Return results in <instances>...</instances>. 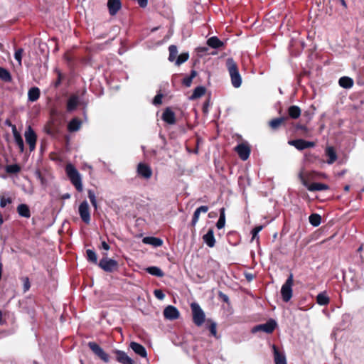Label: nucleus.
Wrapping results in <instances>:
<instances>
[{"label": "nucleus", "instance_id": "f257e3e1", "mask_svg": "<svg viewBox=\"0 0 364 364\" xmlns=\"http://www.w3.org/2000/svg\"><path fill=\"white\" fill-rule=\"evenodd\" d=\"M226 67L231 78V83L235 88H238L242 84V77L239 72L237 63L232 58L226 60Z\"/></svg>", "mask_w": 364, "mask_h": 364}, {"label": "nucleus", "instance_id": "f03ea898", "mask_svg": "<svg viewBox=\"0 0 364 364\" xmlns=\"http://www.w3.org/2000/svg\"><path fill=\"white\" fill-rule=\"evenodd\" d=\"M65 171L71 183L75 187L77 191L82 192L83 187L82 178L77 168L71 164H68L65 167Z\"/></svg>", "mask_w": 364, "mask_h": 364}, {"label": "nucleus", "instance_id": "7ed1b4c3", "mask_svg": "<svg viewBox=\"0 0 364 364\" xmlns=\"http://www.w3.org/2000/svg\"><path fill=\"white\" fill-rule=\"evenodd\" d=\"M293 274L291 273L281 288V294L284 301L288 302L292 297Z\"/></svg>", "mask_w": 364, "mask_h": 364}, {"label": "nucleus", "instance_id": "20e7f679", "mask_svg": "<svg viewBox=\"0 0 364 364\" xmlns=\"http://www.w3.org/2000/svg\"><path fill=\"white\" fill-rule=\"evenodd\" d=\"M191 308L192 310L193 321L194 323L198 326H200L204 323L205 317L203 309L197 303H192Z\"/></svg>", "mask_w": 364, "mask_h": 364}, {"label": "nucleus", "instance_id": "39448f33", "mask_svg": "<svg viewBox=\"0 0 364 364\" xmlns=\"http://www.w3.org/2000/svg\"><path fill=\"white\" fill-rule=\"evenodd\" d=\"M99 267L105 272H112L118 267V263L116 260L107 257V254H105V257L100 259Z\"/></svg>", "mask_w": 364, "mask_h": 364}, {"label": "nucleus", "instance_id": "423d86ee", "mask_svg": "<svg viewBox=\"0 0 364 364\" xmlns=\"http://www.w3.org/2000/svg\"><path fill=\"white\" fill-rule=\"evenodd\" d=\"M299 178L301 179L302 184L311 192L326 191L329 189V186L324 183H309L308 179L304 177L301 173L299 174Z\"/></svg>", "mask_w": 364, "mask_h": 364}, {"label": "nucleus", "instance_id": "0eeeda50", "mask_svg": "<svg viewBox=\"0 0 364 364\" xmlns=\"http://www.w3.org/2000/svg\"><path fill=\"white\" fill-rule=\"evenodd\" d=\"M277 326V323L273 319H269L268 321H267L265 323L259 324L257 326H255L252 329V333H256L258 331H264L267 333H271L274 331Z\"/></svg>", "mask_w": 364, "mask_h": 364}, {"label": "nucleus", "instance_id": "6e6552de", "mask_svg": "<svg viewBox=\"0 0 364 364\" xmlns=\"http://www.w3.org/2000/svg\"><path fill=\"white\" fill-rule=\"evenodd\" d=\"M79 215L82 220L86 223L89 224L90 223V207L87 200L82 201L78 208Z\"/></svg>", "mask_w": 364, "mask_h": 364}, {"label": "nucleus", "instance_id": "1a4fd4ad", "mask_svg": "<svg viewBox=\"0 0 364 364\" xmlns=\"http://www.w3.org/2000/svg\"><path fill=\"white\" fill-rule=\"evenodd\" d=\"M88 346L104 362L108 363L109 361V355L98 344L95 342H89Z\"/></svg>", "mask_w": 364, "mask_h": 364}, {"label": "nucleus", "instance_id": "9d476101", "mask_svg": "<svg viewBox=\"0 0 364 364\" xmlns=\"http://www.w3.org/2000/svg\"><path fill=\"white\" fill-rule=\"evenodd\" d=\"M24 135L26 141L29 146L30 151H33L36 148L37 136L31 126H28V127L25 132Z\"/></svg>", "mask_w": 364, "mask_h": 364}, {"label": "nucleus", "instance_id": "9b49d317", "mask_svg": "<svg viewBox=\"0 0 364 364\" xmlns=\"http://www.w3.org/2000/svg\"><path fill=\"white\" fill-rule=\"evenodd\" d=\"M137 173L144 179H149L152 176V169L146 164L139 163L137 166Z\"/></svg>", "mask_w": 364, "mask_h": 364}, {"label": "nucleus", "instance_id": "f8f14e48", "mask_svg": "<svg viewBox=\"0 0 364 364\" xmlns=\"http://www.w3.org/2000/svg\"><path fill=\"white\" fill-rule=\"evenodd\" d=\"M289 144L294 146L298 150H304L305 149L311 148L315 146L313 141H306L304 139H296L289 141Z\"/></svg>", "mask_w": 364, "mask_h": 364}, {"label": "nucleus", "instance_id": "ddd939ff", "mask_svg": "<svg viewBox=\"0 0 364 364\" xmlns=\"http://www.w3.org/2000/svg\"><path fill=\"white\" fill-rule=\"evenodd\" d=\"M164 316L166 319L173 321L179 318L180 313L176 307L168 305L164 310Z\"/></svg>", "mask_w": 364, "mask_h": 364}, {"label": "nucleus", "instance_id": "4468645a", "mask_svg": "<svg viewBox=\"0 0 364 364\" xmlns=\"http://www.w3.org/2000/svg\"><path fill=\"white\" fill-rule=\"evenodd\" d=\"M235 150L243 161L247 160L250 156V149L247 144H240L235 146Z\"/></svg>", "mask_w": 364, "mask_h": 364}, {"label": "nucleus", "instance_id": "2eb2a0df", "mask_svg": "<svg viewBox=\"0 0 364 364\" xmlns=\"http://www.w3.org/2000/svg\"><path fill=\"white\" fill-rule=\"evenodd\" d=\"M107 7L109 13L111 16H114L122 8V3L120 0H108Z\"/></svg>", "mask_w": 364, "mask_h": 364}, {"label": "nucleus", "instance_id": "dca6fc26", "mask_svg": "<svg viewBox=\"0 0 364 364\" xmlns=\"http://www.w3.org/2000/svg\"><path fill=\"white\" fill-rule=\"evenodd\" d=\"M116 359L122 364H134V360L129 358L127 354L122 350H115Z\"/></svg>", "mask_w": 364, "mask_h": 364}, {"label": "nucleus", "instance_id": "f3484780", "mask_svg": "<svg viewBox=\"0 0 364 364\" xmlns=\"http://www.w3.org/2000/svg\"><path fill=\"white\" fill-rule=\"evenodd\" d=\"M274 360L275 364H287L286 356L277 349L275 345H272Z\"/></svg>", "mask_w": 364, "mask_h": 364}, {"label": "nucleus", "instance_id": "a211bd4d", "mask_svg": "<svg viewBox=\"0 0 364 364\" xmlns=\"http://www.w3.org/2000/svg\"><path fill=\"white\" fill-rule=\"evenodd\" d=\"M162 119L168 124H174L176 123L174 112L170 108H166L163 112Z\"/></svg>", "mask_w": 364, "mask_h": 364}, {"label": "nucleus", "instance_id": "6ab92c4d", "mask_svg": "<svg viewBox=\"0 0 364 364\" xmlns=\"http://www.w3.org/2000/svg\"><path fill=\"white\" fill-rule=\"evenodd\" d=\"M203 242L209 247H213L215 245V239L214 237V231L209 229L206 234L203 236Z\"/></svg>", "mask_w": 364, "mask_h": 364}, {"label": "nucleus", "instance_id": "aec40b11", "mask_svg": "<svg viewBox=\"0 0 364 364\" xmlns=\"http://www.w3.org/2000/svg\"><path fill=\"white\" fill-rule=\"evenodd\" d=\"M130 348L133 350V351L136 354L140 355L141 357H142V358L146 357V355H147L146 350L142 345H141L138 343H136V342H132L130 343Z\"/></svg>", "mask_w": 364, "mask_h": 364}, {"label": "nucleus", "instance_id": "412c9836", "mask_svg": "<svg viewBox=\"0 0 364 364\" xmlns=\"http://www.w3.org/2000/svg\"><path fill=\"white\" fill-rule=\"evenodd\" d=\"M142 241L144 244L151 245L155 247H161L163 245V240L155 237H145Z\"/></svg>", "mask_w": 364, "mask_h": 364}, {"label": "nucleus", "instance_id": "4be33fe9", "mask_svg": "<svg viewBox=\"0 0 364 364\" xmlns=\"http://www.w3.org/2000/svg\"><path fill=\"white\" fill-rule=\"evenodd\" d=\"M79 104V97L77 95H72L68 100L67 109L72 112L76 109Z\"/></svg>", "mask_w": 364, "mask_h": 364}, {"label": "nucleus", "instance_id": "5701e85b", "mask_svg": "<svg viewBox=\"0 0 364 364\" xmlns=\"http://www.w3.org/2000/svg\"><path fill=\"white\" fill-rule=\"evenodd\" d=\"M40 90L37 87L29 89L28 92V99L30 102H36L40 97Z\"/></svg>", "mask_w": 364, "mask_h": 364}, {"label": "nucleus", "instance_id": "b1692460", "mask_svg": "<svg viewBox=\"0 0 364 364\" xmlns=\"http://www.w3.org/2000/svg\"><path fill=\"white\" fill-rule=\"evenodd\" d=\"M316 302L320 306H326L330 302V299L326 291H322L316 296Z\"/></svg>", "mask_w": 364, "mask_h": 364}, {"label": "nucleus", "instance_id": "393cba45", "mask_svg": "<svg viewBox=\"0 0 364 364\" xmlns=\"http://www.w3.org/2000/svg\"><path fill=\"white\" fill-rule=\"evenodd\" d=\"M17 212L18 215L21 217L28 218L31 216L30 209L28 206L26 204L18 205L17 207Z\"/></svg>", "mask_w": 364, "mask_h": 364}, {"label": "nucleus", "instance_id": "a878e982", "mask_svg": "<svg viewBox=\"0 0 364 364\" xmlns=\"http://www.w3.org/2000/svg\"><path fill=\"white\" fill-rule=\"evenodd\" d=\"M301 111L299 107L291 105L288 108V114L292 119H298L301 115Z\"/></svg>", "mask_w": 364, "mask_h": 364}, {"label": "nucleus", "instance_id": "bb28decb", "mask_svg": "<svg viewBox=\"0 0 364 364\" xmlns=\"http://www.w3.org/2000/svg\"><path fill=\"white\" fill-rule=\"evenodd\" d=\"M338 84L341 87H342L343 88L349 89L353 87V80L352 78H350L349 77L344 76V77H341L339 79Z\"/></svg>", "mask_w": 364, "mask_h": 364}, {"label": "nucleus", "instance_id": "cd10ccee", "mask_svg": "<svg viewBox=\"0 0 364 364\" xmlns=\"http://www.w3.org/2000/svg\"><path fill=\"white\" fill-rule=\"evenodd\" d=\"M326 154L328 157V159L327 160V163L328 164H332L336 161L337 155L334 149L332 146H328L326 148Z\"/></svg>", "mask_w": 364, "mask_h": 364}, {"label": "nucleus", "instance_id": "c85d7f7f", "mask_svg": "<svg viewBox=\"0 0 364 364\" xmlns=\"http://www.w3.org/2000/svg\"><path fill=\"white\" fill-rule=\"evenodd\" d=\"M82 122L80 119L77 118L73 119L68 125V129L69 132H77L80 129Z\"/></svg>", "mask_w": 364, "mask_h": 364}, {"label": "nucleus", "instance_id": "c756f323", "mask_svg": "<svg viewBox=\"0 0 364 364\" xmlns=\"http://www.w3.org/2000/svg\"><path fill=\"white\" fill-rule=\"evenodd\" d=\"M205 93V88L203 86H198L196 87L193 90V94L190 96L189 99L191 100H194L198 98L201 97Z\"/></svg>", "mask_w": 364, "mask_h": 364}, {"label": "nucleus", "instance_id": "7c9ffc66", "mask_svg": "<svg viewBox=\"0 0 364 364\" xmlns=\"http://www.w3.org/2000/svg\"><path fill=\"white\" fill-rule=\"evenodd\" d=\"M207 44L213 48H219L223 46V43L216 36H212L207 41Z\"/></svg>", "mask_w": 364, "mask_h": 364}, {"label": "nucleus", "instance_id": "2f4dec72", "mask_svg": "<svg viewBox=\"0 0 364 364\" xmlns=\"http://www.w3.org/2000/svg\"><path fill=\"white\" fill-rule=\"evenodd\" d=\"M146 270L149 274L158 277H162L164 275L163 271L156 266L149 267Z\"/></svg>", "mask_w": 364, "mask_h": 364}, {"label": "nucleus", "instance_id": "473e14b6", "mask_svg": "<svg viewBox=\"0 0 364 364\" xmlns=\"http://www.w3.org/2000/svg\"><path fill=\"white\" fill-rule=\"evenodd\" d=\"M287 119V117H278V118H274L273 119H272L269 122V124L270 126V127L273 129H277L285 120Z\"/></svg>", "mask_w": 364, "mask_h": 364}, {"label": "nucleus", "instance_id": "72a5a7b5", "mask_svg": "<svg viewBox=\"0 0 364 364\" xmlns=\"http://www.w3.org/2000/svg\"><path fill=\"white\" fill-rule=\"evenodd\" d=\"M309 223L314 227H317L321 224V217L317 213L310 215L309 218Z\"/></svg>", "mask_w": 364, "mask_h": 364}, {"label": "nucleus", "instance_id": "f704fd0d", "mask_svg": "<svg viewBox=\"0 0 364 364\" xmlns=\"http://www.w3.org/2000/svg\"><path fill=\"white\" fill-rule=\"evenodd\" d=\"M225 224V208H222L220 209V218L216 223V227L218 229H222L224 228Z\"/></svg>", "mask_w": 364, "mask_h": 364}, {"label": "nucleus", "instance_id": "c9c22d12", "mask_svg": "<svg viewBox=\"0 0 364 364\" xmlns=\"http://www.w3.org/2000/svg\"><path fill=\"white\" fill-rule=\"evenodd\" d=\"M0 79L5 82L11 81L10 73L5 68L0 67Z\"/></svg>", "mask_w": 364, "mask_h": 364}, {"label": "nucleus", "instance_id": "e433bc0d", "mask_svg": "<svg viewBox=\"0 0 364 364\" xmlns=\"http://www.w3.org/2000/svg\"><path fill=\"white\" fill-rule=\"evenodd\" d=\"M168 50H169L168 60H169V61L172 62L176 58V55L178 54V49L176 46L171 45L169 46Z\"/></svg>", "mask_w": 364, "mask_h": 364}, {"label": "nucleus", "instance_id": "4c0bfd02", "mask_svg": "<svg viewBox=\"0 0 364 364\" xmlns=\"http://www.w3.org/2000/svg\"><path fill=\"white\" fill-rule=\"evenodd\" d=\"M188 58L189 54L188 53H183L177 57L175 64L179 66L186 61H187Z\"/></svg>", "mask_w": 364, "mask_h": 364}, {"label": "nucleus", "instance_id": "58836bf2", "mask_svg": "<svg viewBox=\"0 0 364 364\" xmlns=\"http://www.w3.org/2000/svg\"><path fill=\"white\" fill-rule=\"evenodd\" d=\"M86 254L87 257V259L95 264L97 262V257L95 251L92 250H87Z\"/></svg>", "mask_w": 364, "mask_h": 364}, {"label": "nucleus", "instance_id": "ea45409f", "mask_svg": "<svg viewBox=\"0 0 364 364\" xmlns=\"http://www.w3.org/2000/svg\"><path fill=\"white\" fill-rule=\"evenodd\" d=\"M87 194H88V198L90 200L91 204L95 209H97V199H96V196H95L94 191L92 190H88Z\"/></svg>", "mask_w": 364, "mask_h": 364}, {"label": "nucleus", "instance_id": "a19ab883", "mask_svg": "<svg viewBox=\"0 0 364 364\" xmlns=\"http://www.w3.org/2000/svg\"><path fill=\"white\" fill-rule=\"evenodd\" d=\"M23 53V48H18L15 51L14 58L17 60L18 65L21 66L22 64V55Z\"/></svg>", "mask_w": 364, "mask_h": 364}, {"label": "nucleus", "instance_id": "79ce46f5", "mask_svg": "<svg viewBox=\"0 0 364 364\" xmlns=\"http://www.w3.org/2000/svg\"><path fill=\"white\" fill-rule=\"evenodd\" d=\"M263 229V226L262 225H258V226H256L255 228L252 229V240H258L259 237H258V233Z\"/></svg>", "mask_w": 364, "mask_h": 364}, {"label": "nucleus", "instance_id": "37998d69", "mask_svg": "<svg viewBox=\"0 0 364 364\" xmlns=\"http://www.w3.org/2000/svg\"><path fill=\"white\" fill-rule=\"evenodd\" d=\"M12 200L11 198H4V196H0V207L5 208L8 204L11 203Z\"/></svg>", "mask_w": 364, "mask_h": 364}, {"label": "nucleus", "instance_id": "c03bdc74", "mask_svg": "<svg viewBox=\"0 0 364 364\" xmlns=\"http://www.w3.org/2000/svg\"><path fill=\"white\" fill-rule=\"evenodd\" d=\"M14 139H15V142H16V145L18 146L21 151H23V149H24V144H23V141L21 136V135L16 136Z\"/></svg>", "mask_w": 364, "mask_h": 364}, {"label": "nucleus", "instance_id": "a18cd8bd", "mask_svg": "<svg viewBox=\"0 0 364 364\" xmlns=\"http://www.w3.org/2000/svg\"><path fill=\"white\" fill-rule=\"evenodd\" d=\"M210 333L214 336H217V324L213 322L208 327Z\"/></svg>", "mask_w": 364, "mask_h": 364}, {"label": "nucleus", "instance_id": "49530a36", "mask_svg": "<svg viewBox=\"0 0 364 364\" xmlns=\"http://www.w3.org/2000/svg\"><path fill=\"white\" fill-rule=\"evenodd\" d=\"M162 97H163V95L162 94H161V93L157 94L154 97V98L153 100V104L154 105H161V102H162Z\"/></svg>", "mask_w": 364, "mask_h": 364}, {"label": "nucleus", "instance_id": "de8ad7c7", "mask_svg": "<svg viewBox=\"0 0 364 364\" xmlns=\"http://www.w3.org/2000/svg\"><path fill=\"white\" fill-rule=\"evenodd\" d=\"M200 214V213L198 210H196L194 211L193 218L191 220V225L193 226H195L196 225V223H198V221L199 220Z\"/></svg>", "mask_w": 364, "mask_h": 364}, {"label": "nucleus", "instance_id": "09e8293b", "mask_svg": "<svg viewBox=\"0 0 364 364\" xmlns=\"http://www.w3.org/2000/svg\"><path fill=\"white\" fill-rule=\"evenodd\" d=\"M20 171V167L18 165H11L7 167V171L9 173H18Z\"/></svg>", "mask_w": 364, "mask_h": 364}, {"label": "nucleus", "instance_id": "8fccbe9b", "mask_svg": "<svg viewBox=\"0 0 364 364\" xmlns=\"http://www.w3.org/2000/svg\"><path fill=\"white\" fill-rule=\"evenodd\" d=\"M154 296L158 299H160V300L164 299V297H165V294H164V292L161 289H156V290H154Z\"/></svg>", "mask_w": 364, "mask_h": 364}, {"label": "nucleus", "instance_id": "3c124183", "mask_svg": "<svg viewBox=\"0 0 364 364\" xmlns=\"http://www.w3.org/2000/svg\"><path fill=\"white\" fill-rule=\"evenodd\" d=\"M61 81H62V74L60 72H58V79L52 83V85L55 88H57L61 84Z\"/></svg>", "mask_w": 364, "mask_h": 364}, {"label": "nucleus", "instance_id": "603ef678", "mask_svg": "<svg viewBox=\"0 0 364 364\" xmlns=\"http://www.w3.org/2000/svg\"><path fill=\"white\" fill-rule=\"evenodd\" d=\"M30 288V282L28 277L23 278V291H27Z\"/></svg>", "mask_w": 364, "mask_h": 364}, {"label": "nucleus", "instance_id": "864d4df0", "mask_svg": "<svg viewBox=\"0 0 364 364\" xmlns=\"http://www.w3.org/2000/svg\"><path fill=\"white\" fill-rule=\"evenodd\" d=\"M192 81L193 80L191 79V77H190L189 76L188 77H186L183 78V84L186 86V87H190L191 83H192Z\"/></svg>", "mask_w": 364, "mask_h": 364}, {"label": "nucleus", "instance_id": "5fc2aeb1", "mask_svg": "<svg viewBox=\"0 0 364 364\" xmlns=\"http://www.w3.org/2000/svg\"><path fill=\"white\" fill-rule=\"evenodd\" d=\"M196 210H198L200 213H205L208 210V207L207 205H202V206H200L199 208H198L196 209Z\"/></svg>", "mask_w": 364, "mask_h": 364}, {"label": "nucleus", "instance_id": "6e6d98bb", "mask_svg": "<svg viewBox=\"0 0 364 364\" xmlns=\"http://www.w3.org/2000/svg\"><path fill=\"white\" fill-rule=\"evenodd\" d=\"M139 5L142 7L145 8L147 6L148 0H136Z\"/></svg>", "mask_w": 364, "mask_h": 364}, {"label": "nucleus", "instance_id": "4d7b16f0", "mask_svg": "<svg viewBox=\"0 0 364 364\" xmlns=\"http://www.w3.org/2000/svg\"><path fill=\"white\" fill-rule=\"evenodd\" d=\"M219 296L223 299V301H225L226 303L228 302L229 298L226 294H225L222 292H219Z\"/></svg>", "mask_w": 364, "mask_h": 364}, {"label": "nucleus", "instance_id": "13d9d810", "mask_svg": "<svg viewBox=\"0 0 364 364\" xmlns=\"http://www.w3.org/2000/svg\"><path fill=\"white\" fill-rule=\"evenodd\" d=\"M101 245L102 248L107 251L109 250L110 248L109 245L105 241H102Z\"/></svg>", "mask_w": 364, "mask_h": 364}, {"label": "nucleus", "instance_id": "bf43d9fd", "mask_svg": "<svg viewBox=\"0 0 364 364\" xmlns=\"http://www.w3.org/2000/svg\"><path fill=\"white\" fill-rule=\"evenodd\" d=\"M12 132H13L14 138L16 137V136H20V134L16 130V126H13Z\"/></svg>", "mask_w": 364, "mask_h": 364}, {"label": "nucleus", "instance_id": "052dcab7", "mask_svg": "<svg viewBox=\"0 0 364 364\" xmlns=\"http://www.w3.org/2000/svg\"><path fill=\"white\" fill-rule=\"evenodd\" d=\"M196 75V72L195 70H193L191 73V75L189 76L193 80Z\"/></svg>", "mask_w": 364, "mask_h": 364}, {"label": "nucleus", "instance_id": "680f3d73", "mask_svg": "<svg viewBox=\"0 0 364 364\" xmlns=\"http://www.w3.org/2000/svg\"><path fill=\"white\" fill-rule=\"evenodd\" d=\"M46 132H47L48 134H50V135H52V134H54V132H53L51 129H48L46 130Z\"/></svg>", "mask_w": 364, "mask_h": 364}, {"label": "nucleus", "instance_id": "e2e57ef3", "mask_svg": "<svg viewBox=\"0 0 364 364\" xmlns=\"http://www.w3.org/2000/svg\"><path fill=\"white\" fill-rule=\"evenodd\" d=\"M4 223V219L1 213L0 212V225Z\"/></svg>", "mask_w": 364, "mask_h": 364}, {"label": "nucleus", "instance_id": "0e129e2a", "mask_svg": "<svg viewBox=\"0 0 364 364\" xmlns=\"http://www.w3.org/2000/svg\"><path fill=\"white\" fill-rule=\"evenodd\" d=\"M63 198H64V199L70 198V194H68V193L65 194V195L63 196Z\"/></svg>", "mask_w": 364, "mask_h": 364}, {"label": "nucleus", "instance_id": "69168bd1", "mask_svg": "<svg viewBox=\"0 0 364 364\" xmlns=\"http://www.w3.org/2000/svg\"><path fill=\"white\" fill-rule=\"evenodd\" d=\"M341 4L344 6V7H346V3L345 1V0H340Z\"/></svg>", "mask_w": 364, "mask_h": 364}, {"label": "nucleus", "instance_id": "338daca9", "mask_svg": "<svg viewBox=\"0 0 364 364\" xmlns=\"http://www.w3.org/2000/svg\"><path fill=\"white\" fill-rule=\"evenodd\" d=\"M348 189H349V186H346L345 187V190H346V191H348Z\"/></svg>", "mask_w": 364, "mask_h": 364}, {"label": "nucleus", "instance_id": "774afa93", "mask_svg": "<svg viewBox=\"0 0 364 364\" xmlns=\"http://www.w3.org/2000/svg\"><path fill=\"white\" fill-rule=\"evenodd\" d=\"M247 278L250 280V279H252V277H251V276H250V277H249V276H247Z\"/></svg>", "mask_w": 364, "mask_h": 364}]
</instances>
